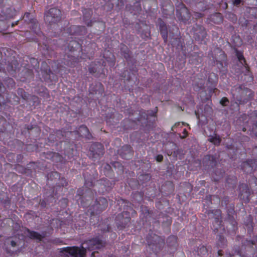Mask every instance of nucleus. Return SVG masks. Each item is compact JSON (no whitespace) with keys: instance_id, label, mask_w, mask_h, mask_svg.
Returning a JSON list of instances; mask_svg holds the SVG:
<instances>
[{"instance_id":"nucleus-26","label":"nucleus","mask_w":257,"mask_h":257,"mask_svg":"<svg viewBox=\"0 0 257 257\" xmlns=\"http://www.w3.org/2000/svg\"><path fill=\"white\" fill-rule=\"evenodd\" d=\"M217 245L219 247H224L226 245V240L221 235H218Z\"/></svg>"},{"instance_id":"nucleus-9","label":"nucleus","mask_w":257,"mask_h":257,"mask_svg":"<svg viewBox=\"0 0 257 257\" xmlns=\"http://www.w3.org/2000/svg\"><path fill=\"white\" fill-rule=\"evenodd\" d=\"M241 169L246 174H251L257 169V160H247L241 163Z\"/></svg>"},{"instance_id":"nucleus-22","label":"nucleus","mask_w":257,"mask_h":257,"mask_svg":"<svg viewBox=\"0 0 257 257\" xmlns=\"http://www.w3.org/2000/svg\"><path fill=\"white\" fill-rule=\"evenodd\" d=\"M78 132L81 136H83L88 139L91 138V135L89 133L88 128L85 125H82L80 126Z\"/></svg>"},{"instance_id":"nucleus-31","label":"nucleus","mask_w":257,"mask_h":257,"mask_svg":"<svg viewBox=\"0 0 257 257\" xmlns=\"http://www.w3.org/2000/svg\"><path fill=\"white\" fill-rule=\"evenodd\" d=\"M197 252L199 255H205L207 252V249L205 246L201 245L198 248Z\"/></svg>"},{"instance_id":"nucleus-51","label":"nucleus","mask_w":257,"mask_h":257,"mask_svg":"<svg viewBox=\"0 0 257 257\" xmlns=\"http://www.w3.org/2000/svg\"><path fill=\"white\" fill-rule=\"evenodd\" d=\"M65 183H61V185L63 186H66L67 185V183L66 181V180H64Z\"/></svg>"},{"instance_id":"nucleus-3","label":"nucleus","mask_w":257,"mask_h":257,"mask_svg":"<svg viewBox=\"0 0 257 257\" xmlns=\"http://www.w3.org/2000/svg\"><path fill=\"white\" fill-rule=\"evenodd\" d=\"M147 241L149 247L155 253L161 250L165 244L164 239L154 233L149 234Z\"/></svg>"},{"instance_id":"nucleus-6","label":"nucleus","mask_w":257,"mask_h":257,"mask_svg":"<svg viewBox=\"0 0 257 257\" xmlns=\"http://www.w3.org/2000/svg\"><path fill=\"white\" fill-rule=\"evenodd\" d=\"M131 220L130 213L127 211H123L122 213L118 214L115 219L116 226L119 230L123 229L125 228Z\"/></svg>"},{"instance_id":"nucleus-48","label":"nucleus","mask_w":257,"mask_h":257,"mask_svg":"<svg viewBox=\"0 0 257 257\" xmlns=\"http://www.w3.org/2000/svg\"><path fill=\"white\" fill-rule=\"evenodd\" d=\"M8 81H9V82L11 84H14V81L13 80V79L12 78H10L8 79Z\"/></svg>"},{"instance_id":"nucleus-50","label":"nucleus","mask_w":257,"mask_h":257,"mask_svg":"<svg viewBox=\"0 0 257 257\" xmlns=\"http://www.w3.org/2000/svg\"><path fill=\"white\" fill-rule=\"evenodd\" d=\"M41 205L42 206V207H45V203L44 201H43L42 202H41L40 203Z\"/></svg>"},{"instance_id":"nucleus-4","label":"nucleus","mask_w":257,"mask_h":257,"mask_svg":"<svg viewBox=\"0 0 257 257\" xmlns=\"http://www.w3.org/2000/svg\"><path fill=\"white\" fill-rule=\"evenodd\" d=\"M61 16V12L59 9L52 8L46 12L45 21L49 24H56L60 21Z\"/></svg>"},{"instance_id":"nucleus-41","label":"nucleus","mask_w":257,"mask_h":257,"mask_svg":"<svg viewBox=\"0 0 257 257\" xmlns=\"http://www.w3.org/2000/svg\"><path fill=\"white\" fill-rule=\"evenodd\" d=\"M45 73L46 74V78H50V74H52V72H51V71L50 69H49L48 70H46Z\"/></svg>"},{"instance_id":"nucleus-34","label":"nucleus","mask_w":257,"mask_h":257,"mask_svg":"<svg viewBox=\"0 0 257 257\" xmlns=\"http://www.w3.org/2000/svg\"><path fill=\"white\" fill-rule=\"evenodd\" d=\"M213 17L212 19H214L215 17L216 18L217 21L216 23H219L222 22V19L221 16V14L220 13H216L215 15H213Z\"/></svg>"},{"instance_id":"nucleus-13","label":"nucleus","mask_w":257,"mask_h":257,"mask_svg":"<svg viewBox=\"0 0 257 257\" xmlns=\"http://www.w3.org/2000/svg\"><path fill=\"white\" fill-rule=\"evenodd\" d=\"M118 154L122 158L128 160L133 156L132 147L130 145H124L118 151Z\"/></svg>"},{"instance_id":"nucleus-45","label":"nucleus","mask_w":257,"mask_h":257,"mask_svg":"<svg viewBox=\"0 0 257 257\" xmlns=\"http://www.w3.org/2000/svg\"><path fill=\"white\" fill-rule=\"evenodd\" d=\"M11 245L12 246L15 247V246H16L17 244H16V242L15 241H14V240H12V241H11Z\"/></svg>"},{"instance_id":"nucleus-56","label":"nucleus","mask_w":257,"mask_h":257,"mask_svg":"<svg viewBox=\"0 0 257 257\" xmlns=\"http://www.w3.org/2000/svg\"><path fill=\"white\" fill-rule=\"evenodd\" d=\"M94 253H95V252H92V254H91V257H93V256H94Z\"/></svg>"},{"instance_id":"nucleus-7","label":"nucleus","mask_w":257,"mask_h":257,"mask_svg":"<svg viewBox=\"0 0 257 257\" xmlns=\"http://www.w3.org/2000/svg\"><path fill=\"white\" fill-rule=\"evenodd\" d=\"M93 184L92 181L85 182L84 186L77 190V195L82 198L91 199L93 196V193L89 187L93 186Z\"/></svg>"},{"instance_id":"nucleus-46","label":"nucleus","mask_w":257,"mask_h":257,"mask_svg":"<svg viewBox=\"0 0 257 257\" xmlns=\"http://www.w3.org/2000/svg\"><path fill=\"white\" fill-rule=\"evenodd\" d=\"M52 175L53 176H56V177H58L59 176V174H58V173L57 172H54L52 173Z\"/></svg>"},{"instance_id":"nucleus-32","label":"nucleus","mask_w":257,"mask_h":257,"mask_svg":"<svg viewBox=\"0 0 257 257\" xmlns=\"http://www.w3.org/2000/svg\"><path fill=\"white\" fill-rule=\"evenodd\" d=\"M31 19H35L33 16L30 13H26L23 17V20L27 24H29L31 23Z\"/></svg>"},{"instance_id":"nucleus-20","label":"nucleus","mask_w":257,"mask_h":257,"mask_svg":"<svg viewBox=\"0 0 257 257\" xmlns=\"http://www.w3.org/2000/svg\"><path fill=\"white\" fill-rule=\"evenodd\" d=\"M120 53L121 55L126 60H128L131 58V52L127 47L125 45H120Z\"/></svg>"},{"instance_id":"nucleus-19","label":"nucleus","mask_w":257,"mask_h":257,"mask_svg":"<svg viewBox=\"0 0 257 257\" xmlns=\"http://www.w3.org/2000/svg\"><path fill=\"white\" fill-rule=\"evenodd\" d=\"M26 231L28 233L29 237L32 239H35L39 241H41L42 239L45 237V234L41 235L37 232L31 231L29 229L27 228Z\"/></svg>"},{"instance_id":"nucleus-57","label":"nucleus","mask_w":257,"mask_h":257,"mask_svg":"<svg viewBox=\"0 0 257 257\" xmlns=\"http://www.w3.org/2000/svg\"><path fill=\"white\" fill-rule=\"evenodd\" d=\"M32 127L31 126V127H28V130H30V129H32Z\"/></svg>"},{"instance_id":"nucleus-52","label":"nucleus","mask_w":257,"mask_h":257,"mask_svg":"<svg viewBox=\"0 0 257 257\" xmlns=\"http://www.w3.org/2000/svg\"><path fill=\"white\" fill-rule=\"evenodd\" d=\"M253 151L254 153L257 152V146L253 148Z\"/></svg>"},{"instance_id":"nucleus-54","label":"nucleus","mask_w":257,"mask_h":257,"mask_svg":"<svg viewBox=\"0 0 257 257\" xmlns=\"http://www.w3.org/2000/svg\"><path fill=\"white\" fill-rule=\"evenodd\" d=\"M227 198H224V201H225V205L227 204V203H226V202L227 201Z\"/></svg>"},{"instance_id":"nucleus-5","label":"nucleus","mask_w":257,"mask_h":257,"mask_svg":"<svg viewBox=\"0 0 257 257\" xmlns=\"http://www.w3.org/2000/svg\"><path fill=\"white\" fill-rule=\"evenodd\" d=\"M104 148L102 145L99 143L92 144L90 147L88 156L94 161L99 159L103 155Z\"/></svg>"},{"instance_id":"nucleus-40","label":"nucleus","mask_w":257,"mask_h":257,"mask_svg":"<svg viewBox=\"0 0 257 257\" xmlns=\"http://www.w3.org/2000/svg\"><path fill=\"white\" fill-rule=\"evenodd\" d=\"M88 70L89 72L91 74H93L96 72V69L94 67H90L88 68Z\"/></svg>"},{"instance_id":"nucleus-27","label":"nucleus","mask_w":257,"mask_h":257,"mask_svg":"<svg viewBox=\"0 0 257 257\" xmlns=\"http://www.w3.org/2000/svg\"><path fill=\"white\" fill-rule=\"evenodd\" d=\"M30 62L33 69L35 70L37 72H39V62L37 59L34 58L30 59Z\"/></svg>"},{"instance_id":"nucleus-42","label":"nucleus","mask_w":257,"mask_h":257,"mask_svg":"<svg viewBox=\"0 0 257 257\" xmlns=\"http://www.w3.org/2000/svg\"><path fill=\"white\" fill-rule=\"evenodd\" d=\"M142 177L143 178V179H145L146 180H150V176L148 174H146V175H143L142 176Z\"/></svg>"},{"instance_id":"nucleus-21","label":"nucleus","mask_w":257,"mask_h":257,"mask_svg":"<svg viewBox=\"0 0 257 257\" xmlns=\"http://www.w3.org/2000/svg\"><path fill=\"white\" fill-rule=\"evenodd\" d=\"M214 215L215 216H214V222L215 224H216V226L215 227V225H213L214 227V230L218 229V227L220 226L221 223V212L219 210H216L214 212Z\"/></svg>"},{"instance_id":"nucleus-15","label":"nucleus","mask_w":257,"mask_h":257,"mask_svg":"<svg viewBox=\"0 0 257 257\" xmlns=\"http://www.w3.org/2000/svg\"><path fill=\"white\" fill-rule=\"evenodd\" d=\"M82 12L83 14V20L85 23L88 27L92 26V22L89 20L92 14V11L89 9H84Z\"/></svg>"},{"instance_id":"nucleus-55","label":"nucleus","mask_w":257,"mask_h":257,"mask_svg":"<svg viewBox=\"0 0 257 257\" xmlns=\"http://www.w3.org/2000/svg\"><path fill=\"white\" fill-rule=\"evenodd\" d=\"M29 73H30V74L31 75H33V72H32V71L31 70H30V72H29Z\"/></svg>"},{"instance_id":"nucleus-39","label":"nucleus","mask_w":257,"mask_h":257,"mask_svg":"<svg viewBox=\"0 0 257 257\" xmlns=\"http://www.w3.org/2000/svg\"><path fill=\"white\" fill-rule=\"evenodd\" d=\"M163 160V156L162 155H158L156 157V160L158 162H161Z\"/></svg>"},{"instance_id":"nucleus-43","label":"nucleus","mask_w":257,"mask_h":257,"mask_svg":"<svg viewBox=\"0 0 257 257\" xmlns=\"http://www.w3.org/2000/svg\"><path fill=\"white\" fill-rule=\"evenodd\" d=\"M195 16L196 17V18H200L202 17L203 15L199 13H196L195 14Z\"/></svg>"},{"instance_id":"nucleus-12","label":"nucleus","mask_w":257,"mask_h":257,"mask_svg":"<svg viewBox=\"0 0 257 257\" xmlns=\"http://www.w3.org/2000/svg\"><path fill=\"white\" fill-rule=\"evenodd\" d=\"M239 189L240 199L248 202L250 191L248 186L245 184H242L239 186Z\"/></svg>"},{"instance_id":"nucleus-23","label":"nucleus","mask_w":257,"mask_h":257,"mask_svg":"<svg viewBox=\"0 0 257 257\" xmlns=\"http://www.w3.org/2000/svg\"><path fill=\"white\" fill-rule=\"evenodd\" d=\"M233 213V209L228 210L227 211V217L226 219L230 223V224H231L233 226H235L236 224V222L233 216L232 215Z\"/></svg>"},{"instance_id":"nucleus-14","label":"nucleus","mask_w":257,"mask_h":257,"mask_svg":"<svg viewBox=\"0 0 257 257\" xmlns=\"http://www.w3.org/2000/svg\"><path fill=\"white\" fill-rule=\"evenodd\" d=\"M202 163L206 168H213L215 166L216 161L214 156L206 155L203 158Z\"/></svg>"},{"instance_id":"nucleus-24","label":"nucleus","mask_w":257,"mask_h":257,"mask_svg":"<svg viewBox=\"0 0 257 257\" xmlns=\"http://www.w3.org/2000/svg\"><path fill=\"white\" fill-rule=\"evenodd\" d=\"M73 28L75 30V33L78 35H82L86 33V29L84 26H74Z\"/></svg>"},{"instance_id":"nucleus-33","label":"nucleus","mask_w":257,"mask_h":257,"mask_svg":"<svg viewBox=\"0 0 257 257\" xmlns=\"http://www.w3.org/2000/svg\"><path fill=\"white\" fill-rule=\"evenodd\" d=\"M236 56L239 61L243 65V63L246 64V61L243 57L242 53L238 51L236 52Z\"/></svg>"},{"instance_id":"nucleus-11","label":"nucleus","mask_w":257,"mask_h":257,"mask_svg":"<svg viewBox=\"0 0 257 257\" xmlns=\"http://www.w3.org/2000/svg\"><path fill=\"white\" fill-rule=\"evenodd\" d=\"M193 31L194 37L198 41L203 40L207 35L204 28L200 25H196L193 28Z\"/></svg>"},{"instance_id":"nucleus-16","label":"nucleus","mask_w":257,"mask_h":257,"mask_svg":"<svg viewBox=\"0 0 257 257\" xmlns=\"http://www.w3.org/2000/svg\"><path fill=\"white\" fill-rule=\"evenodd\" d=\"M159 27L161 35L165 42H166L168 40V30L166 25L162 21H160L159 23Z\"/></svg>"},{"instance_id":"nucleus-59","label":"nucleus","mask_w":257,"mask_h":257,"mask_svg":"<svg viewBox=\"0 0 257 257\" xmlns=\"http://www.w3.org/2000/svg\"><path fill=\"white\" fill-rule=\"evenodd\" d=\"M3 1H4V0H0V4H2Z\"/></svg>"},{"instance_id":"nucleus-49","label":"nucleus","mask_w":257,"mask_h":257,"mask_svg":"<svg viewBox=\"0 0 257 257\" xmlns=\"http://www.w3.org/2000/svg\"><path fill=\"white\" fill-rule=\"evenodd\" d=\"M218 255H220V256L222 255V250H219L218 251Z\"/></svg>"},{"instance_id":"nucleus-2","label":"nucleus","mask_w":257,"mask_h":257,"mask_svg":"<svg viewBox=\"0 0 257 257\" xmlns=\"http://www.w3.org/2000/svg\"><path fill=\"white\" fill-rule=\"evenodd\" d=\"M233 91L236 94L237 100L239 101L240 103H246L253 97L252 91L243 85L235 86Z\"/></svg>"},{"instance_id":"nucleus-28","label":"nucleus","mask_w":257,"mask_h":257,"mask_svg":"<svg viewBox=\"0 0 257 257\" xmlns=\"http://www.w3.org/2000/svg\"><path fill=\"white\" fill-rule=\"evenodd\" d=\"M30 27L36 33L39 31V27L36 19H31V23L29 24Z\"/></svg>"},{"instance_id":"nucleus-38","label":"nucleus","mask_w":257,"mask_h":257,"mask_svg":"<svg viewBox=\"0 0 257 257\" xmlns=\"http://www.w3.org/2000/svg\"><path fill=\"white\" fill-rule=\"evenodd\" d=\"M233 4L235 6H239L240 4L243 5V0H233Z\"/></svg>"},{"instance_id":"nucleus-58","label":"nucleus","mask_w":257,"mask_h":257,"mask_svg":"<svg viewBox=\"0 0 257 257\" xmlns=\"http://www.w3.org/2000/svg\"><path fill=\"white\" fill-rule=\"evenodd\" d=\"M38 97H36V96H34V99H38Z\"/></svg>"},{"instance_id":"nucleus-37","label":"nucleus","mask_w":257,"mask_h":257,"mask_svg":"<svg viewBox=\"0 0 257 257\" xmlns=\"http://www.w3.org/2000/svg\"><path fill=\"white\" fill-rule=\"evenodd\" d=\"M228 102L229 100L226 97H223L220 101V104L223 106L227 105V103Z\"/></svg>"},{"instance_id":"nucleus-1","label":"nucleus","mask_w":257,"mask_h":257,"mask_svg":"<svg viewBox=\"0 0 257 257\" xmlns=\"http://www.w3.org/2000/svg\"><path fill=\"white\" fill-rule=\"evenodd\" d=\"M106 245V242L97 236L85 241L81 245V248L77 246L67 247L61 249L62 256L64 257H85L86 248L92 250L100 249Z\"/></svg>"},{"instance_id":"nucleus-17","label":"nucleus","mask_w":257,"mask_h":257,"mask_svg":"<svg viewBox=\"0 0 257 257\" xmlns=\"http://www.w3.org/2000/svg\"><path fill=\"white\" fill-rule=\"evenodd\" d=\"M242 247L244 246V248H247V251L250 253V254L246 253V255L253 254L254 251V248L253 245H254V242L252 240H245L242 242Z\"/></svg>"},{"instance_id":"nucleus-61","label":"nucleus","mask_w":257,"mask_h":257,"mask_svg":"<svg viewBox=\"0 0 257 257\" xmlns=\"http://www.w3.org/2000/svg\"><path fill=\"white\" fill-rule=\"evenodd\" d=\"M213 215V213L212 212L211 213V216Z\"/></svg>"},{"instance_id":"nucleus-53","label":"nucleus","mask_w":257,"mask_h":257,"mask_svg":"<svg viewBox=\"0 0 257 257\" xmlns=\"http://www.w3.org/2000/svg\"><path fill=\"white\" fill-rule=\"evenodd\" d=\"M254 5L255 6H257V0H254Z\"/></svg>"},{"instance_id":"nucleus-47","label":"nucleus","mask_w":257,"mask_h":257,"mask_svg":"<svg viewBox=\"0 0 257 257\" xmlns=\"http://www.w3.org/2000/svg\"><path fill=\"white\" fill-rule=\"evenodd\" d=\"M253 30L257 32V23L253 26Z\"/></svg>"},{"instance_id":"nucleus-10","label":"nucleus","mask_w":257,"mask_h":257,"mask_svg":"<svg viewBox=\"0 0 257 257\" xmlns=\"http://www.w3.org/2000/svg\"><path fill=\"white\" fill-rule=\"evenodd\" d=\"M108 206L107 200L103 197H100L97 199L92 207L93 213H99L106 208Z\"/></svg>"},{"instance_id":"nucleus-60","label":"nucleus","mask_w":257,"mask_h":257,"mask_svg":"<svg viewBox=\"0 0 257 257\" xmlns=\"http://www.w3.org/2000/svg\"><path fill=\"white\" fill-rule=\"evenodd\" d=\"M243 131H245V128H243Z\"/></svg>"},{"instance_id":"nucleus-35","label":"nucleus","mask_w":257,"mask_h":257,"mask_svg":"<svg viewBox=\"0 0 257 257\" xmlns=\"http://www.w3.org/2000/svg\"><path fill=\"white\" fill-rule=\"evenodd\" d=\"M100 229L103 232H109L110 230V227L108 225H104L103 226H100Z\"/></svg>"},{"instance_id":"nucleus-29","label":"nucleus","mask_w":257,"mask_h":257,"mask_svg":"<svg viewBox=\"0 0 257 257\" xmlns=\"http://www.w3.org/2000/svg\"><path fill=\"white\" fill-rule=\"evenodd\" d=\"M208 141L213 143L214 145H215L216 146H218L220 144V142L221 141L220 137L218 136H216V135H215V136H214V137H213V136L210 137L208 138Z\"/></svg>"},{"instance_id":"nucleus-8","label":"nucleus","mask_w":257,"mask_h":257,"mask_svg":"<svg viewBox=\"0 0 257 257\" xmlns=\"http://www.w3.org/2000/svg\"><path fill=\"white\" fill-rule=\"evenodd\" d=\"M177 17L182 22H186L190 18V14L186 6L182 3L177 6Z\"/></svg>"},{"instance_id":"nucleus-36","label":"nucleus","mask_w":257,"mask_h":257,"mask_svg":"<svg viewBox=\"0 0 257 257\" xmlns=\"http://www.w3.org/2000/svg\"><path fill=\"white\" fill-rule=\"evenodd\" d=\"M251 132L253 135L257 137V122L252 125Z\"/></svg>"},{"instance_id":"nucleus-44","label":"nucleus","mask_w":257,"mask_h":257,"mask_svg":"<svg viewBox=\"0 0 257 257\" xmlns=\"http://www.w3.org/2000/svg\"><path fill=\"white\" fill-rule=\"evenodd\" d=\"M2 59V54L0 53V61ZM4 68L2 67V64L0 63V71L4 70Z\"/></svg>"},{"instance_id":"nucleus-25","label":"nucleus","mask_w":257,"mask_h":257,"mask_svg":"<svg viewBox=\"0 0 257 257\" xmlns=\"http://www.w3.org/2000/svg\"><path fill=\"white\" fill-rule=\"evenodd\" d=\"M177 237L176 236H171L167 239V243L170 246L176 247L177 244Z\"/></svg>"},{"instance_id":"nucleus-30","label":"nucleus","mask_w":257,"mask_h":257,"mask_svg":"<svg viewBox=\"0 0 257 257\" xmlns=\"http://www.w3.org/2000/svg\"><path fill=\"white\" fill-rule=\"evenodd\" d=\"M79 47V44L75 41H71L68 45V49L70 51H74L77 49Z\"/></svg>"},{"instance_id":"nucleus-18","label":"nucleus","mask_w":257,"mask_h":257,"mask_svg":"<svg viewBox=\"0 0 257 257\" xmlns=\"http://www.w3.org/2000/svg\"><path fill=\"white\" fill-rule=\"evenodd\" d=\"M64 138V133L61 130H56L54 132V134H51L49 136V139L53 141H61Z\"/></svg>"}]
</instances>
